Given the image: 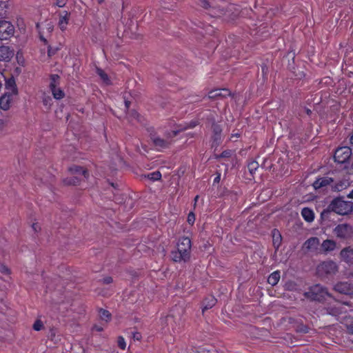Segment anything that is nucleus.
Returning <instances> with one entry per match:
<instances>
[{"instance_id": "obj_1", "label": "nucleus", "mask_w": 353, "mask_h": 353, "mask_svg": "<svg viewBox=\"0 0 353 353\" xmlns=\"http://www.w3.org/2000/svg\"><path fill=\"white\" fill-rule=\"evenodd\" d=\"M197 125L196 121H192L185 126H176L170 132H166L165 137L154 136L152 137V142L157 150H162L168 148L173 143V138L179 132L189 128H192Z\"/></svg>"}, {"instance_id": "obj_2", "label": "nucleus", "mask_w": 353, "mask_h": 353, "mask_svg": "<svg viewBox=\"0 0 353 353\" xmlns=\"http://www.w3.org/2000/svg\"><path fill=\"white\" fill-rule=\"evenodd\" d=\"M191 241L188 237L179 239L177 244V250L172 252V259L176 262L186 261L190 257Z\"/></svg>"}, {"instance_id": "obj_3", "label": "nucleus", "mask_w": 353, "mask_h": 353, "mask_svg": "<svg viewBox=\"0 0 353 353\" xmlns=\"http://www.w3.org/2000/svg\"><path fill=\"white\" fill-rule=\"evenodd\" d=\"M329 209L341 215L347 214L353 211V202L336 198L331 202Z\"/></svg>"}, {"instance_id": "obj_4", "label": "nucleus", "mask_w": 353, "mask_h": 353, "mask_svg": "<svg viewBox=\"0 0 353 353\" xmlns=\"http://www.w3.org/2000/svg\"><path fill=\"white\" fill-rule=\"evenodd\" d=\"M18 94L17 88L14 81L10 85V91L6 92L0 97V108L3 110H8L10 108L14 100V97Z\"/></svg>"}, {"instance_id": "obj_5", "label": "nucleus", "mask_w": 353, "mask_h": 353, "mask_svg": "<svg viewBox=\"0 0 353 353\" xmlns=\"http://www.w3.org/2000/svg\"><path fill=\"white\" fill-rule=\"evenodd\" d=\"M338 270L336 263L332 261H325L316 268V272L319 276H325L327 275L334 274Z\"/></svg>"}, {"instance_id": "obj_6", "label": "nucleus", "mask_w": 353, "mask_h": 353, "mask_svg": "<svg viewBox=\"0 0 353 353\" xmlns=\"http://www.w3.org/2000/svg\"><path fill=\"white\" fill-rule=\"evenodd\" d=\"M306 295L308 297L317 301H321L322 299H325L326 296H329L327 289L319 284L311 287L310 291L306 293Z\"/></svg>"}, {"instance_id": "obj_7", "label": "nucleus", "mask_w": 353, "mask_h": 353, "mask_svg": "<svg viewBox=\"0 0 353 353\" xmlns=\"http://www.w3.org/2000/svg\"><path fill=\"white\" fill-rule=\"evenodd\" d=\"M352 155V150L350 148L345 146L339 148L334 153V160L339 163H346Z\"/></svg>"}, {"instance_id": "obj_8", "label": "nucleus", "mask_w": 353, "mask_h": 353, "mask_svg": "<svg viewBox=\"0 0 353 353\" xmlns=\"http://www.w3.org/2000/svg\"><path fill=\"white\" fill-rule=\"evenodd\" d=\"M14 32V26L7 21H0V39L6 40L13 35Z\"/></svg>"}, {"instance_id": "obj_9", "label": "nucleus", "mask_w": 353, "mask_h": 353, "mask_svg": "<svg viewBox=\"0 0 353 353\" xmlns=\"http://www.w3.org/2000/svg\"><path fill=\"white\" fill-rule=\"evenodd\" d=\"M352 232V228L347 224H340L338 225L334 229V233L335 235L341 239H345L351 236Z\"/></svg>"}, {"instance_id": "obj_10", "label": "nucleus", "mask_w": 353, "mask_h": 353, "mask_svg": "<svg viewBox=\"0 0 353 353\" xmlns=\"http://www.w3.org/2000/svg\"><path fill=\"white\" fill-rule=\"evenodd\" d=\"M37 29L40 35V39L46 43V39L44 38V34L46 33H50L54 28V26L51 21H46L45 22L39 23L37 24Z\"/></svg>"}, {"instance_id": "obj_11", "label": "nucleus", "mask_w": 353, "mask_h": 353, "mask_svg": "<svg viewBox=\"0 0 353 353\" xmlns=\"http://www.w3.org/2000/svg\"><path fill=\"white\" fill-rule=\"evenodd\" d=\"M303 247L309 252L319 253L320 241L317 237H311L304 243Z\"/></svg>"}, {"instance_id": "obj_12", "label": "nucleus", "mask_w": 353, "mask_h": 353, "mask_svg": "<svg viewBox=\"0 0 353 353\" xmlns=\"http://www.w3.org/2000/svg\"><path fill=\"white\" fill-rule=\"evenodd\" d=\"M336 248V243L332 239H326L320 244L319 253L327 254Z\"/></svg>"}, {"instance_id": "obj_13", "label": "nucleus", "mask_w": 353, "mask_h": 353, "mask_svg": "<svg viewBox=\"0 0 353 353\" xmlns=\"http://www.w3.org/2000/svg\"><path fill=\"white\" fill-rule=\"evenodd\" d=\"M334 290L341 294H353V285L347 282H339L334 285Z\"/></svg>"}, {"instance_id": "obj_14", "label": "nucleus", "mask_w": 353, "mask_h": 353, "mask_svg": "<svg viewBox=\"0 0 353 353\" xmlns=\"http://www.w3.org/2000/svg\"><path fill=\"white\" fill-rule=\"evenodd\" d=\"M14 56V51L10 47L0 46V61L8 62Z\"/></svg>"}, {"instance_id": "obj_15", "label": "nucleus", "mask_w": 353, "mask_h": 353, "mask_svg": "<svg viewBox=\"0 0 353 353\" xmlns=\"http://www.w3.org/2000/svg\"><path fill=\"white\" fill-rule=\"evenodd\" d=\"M70 14L67 11H63L59 14L58 26L62 30L64 31L67 28L70 20Z\"/></svg>"}, {"instance_id": "obj_16", "label": "nucleus", "mask_w": 353, "mask_h": 353, "mask_svg": "<svg viewBox=\"0 0 353 353\" xmlns=\"http://www.w3.org/2000/svg\"><path fill=\"white\" fill-rule=\"evenodd\" d=\"M333 181L332 179L329 176H323L317 179L313 183V187L315 190H318L329 185Z\"/></svg>"}, {"instance_id": "obj_17", "label": "nucleus", "mask_w": 353, "mask_h": 353, "mask_svg": "<svg viewBox=\"0 0 353 353\" xmlns=\"http://www.w3.org/2000/svg\"><path fill=\"white\" fill-rule=\"evenodd\" d=\"M342 259L347 263H353V248H345L340 253Z\"/></svg>"}, {"instance_id": "obj_18", "label": "nucleus", "mask_w": 353, "mask_h": 353, "mask_svg": "<svg viewBox=\"0 0 353 353\" xmlns=\"http://www.w3.org/2000/svg\"><path fill=\"white\" fill-rule=\"evenodd\" d=\"M69 172L71 174H77L78 176H83L85 178L88 177L87 170L77 165L70 167L69 168Z\"/></svg>"}, {"instance_id": "obj_19", "label": "nucleus", "mask_w": 353, "mask_h": 353, "mask_svg": "<svg viewBox=\"0 0 353 353\" xmlns=\"http://www.w3.org/2000/svg\"><path fill=\"white\" fill-rule=\"evenodd\" d=\"M301 215L303 218L307 222H312L314 219V212L307 208H305L302 210Z\"/></svg>"}, {"instance_id": "obj_20", "label": "nucleus", "mask_w": 353, "mask_h": 353, "mask_svg": "<svg viewBox=\"0 0 353 353\" xmlns=\"http://www.w3.org/2000/svg\"><path fill=\"white\" fill-rule=\"evenodd\" d=\"M229 94H230V92L226 89H223V90L217 89V90H212L209 92V98H216V97H218L220 96L225 97V96L229 95Z\"/></svg>"}, {"instance_id": "obj_21", "label": "nucleus", "mask_w": 353, "mask_h": 353, "mask_svg": "<svg viewBox=\"0 0 353 353\" xmlns=\"http://www.w3.org/2000/svg\"><path fill=\"white\" fill-rule=\"evenodd\" d=\"M273 245L278 249L281 244V235L278 230H274L272 232Z\"/></svg>"}, {"instance_id": "obj_22", "label": "nucleus", "mask_w": 353, "mask_h": 353, "mask_svg": "<svg viewBox=\"0 0 353 353\" xmlns=\"http://www.w3.org/2000/svg\"><path fill=\"white\" fill-rule=\"evenodd\" d=\"M279 279H280V274L279 272L276 271V272H274L273 273H272L269 276V277L268 279V282L269 284L274 286L278 283V282L279 281Z\"/></svg>"}, {"instance_id": "obj_23", "label": "nucleus", "mask_w": 353, "mask_h": 353, "mask_svg": "<svg viewBox=\"0 0 353 353\" xmlns=\"http://www.w3.org/2000/svg\"><path fill=\"white\" fill-rule=\"evenodd\" d=\"M215 303L216 299L214 297L211 296L208 298V299L204 301L203 303V312L212 307L215 305Z\"/></svg>"}, {"instance_id": "obj_24", "label": "nucleus", "mask_w": 353, "mask_h": 353, "mask_svg": "<svg viewBox=\"0 0 353 353\" xmlns=\"http://www.w3.org/2000/svg\"><path fill=\"white\" fill-rule=\"evenodd\" d=\"M97 73L105 84L108 85L110 83V80L108 74L100 68H97Z\"/></svg>"}, {"instance_id": "obj_25", "label": "nucleus", "mask_w": 353, "mask_h": 353, "mask_svg": "<svg viewBox=\"0 0 353 353\" xmlns=\"http://www.w3.org/2000/svg\"><path fill=\"white\" fill-rule=\"evenodd\" d=\"M50 90L54 99H61L63 98L64 92L59 88L56 87Z\"/></svg>"}, {"instance_id": "obj_26", "label": "nucleus", "mask_w": 353, "mask_h": 353, "mask_svg": "<svg viewBox=\"0 0 353 353\" xmlns=\"http://www.w3.org/2000/svg\"><path fill=\"white\" fill-rule=\"evenodd\" d=\"M341 303L336 302L334 307L330 308L328 311V313L333 316H336V315L341 314L342 312L341 310Z\"/></svg>"}, {"instance_id": "obj_27", "label": "nucleus", "mask_w": 353, "mask_h": 353, "mask_svg": "<svg viewBox=\"0 0 353 353\" xmlns=\"http://www.w3.org/2000/svg\"><path fill=\"white\" fill-rule=\"evenodd\" d=\"M59 77L57 74H52L50 76V88L52 89L57 87L59 84Z\"/></svg>"}, {"instance_id": "obj_28", "label": "nucleus", "mask_w": 353, "mask_h": 353, "mask_svg": "<svg viewBox=\"0 0 353 353\" xmlns=\"http://www.w3.org/2000/svg\"><path fill=\"white\" fill-rule=\"evenodd\" d=\"M99 316L102 320L106 322L108 321L110 319V313L108 311L103 309L99 310Z\"/></svg>"}, {"instance_id": "obj_29", "label": "nucleus", "mask_w": 353, "mask_h": 353, "mask_svg": "<svg viewBox=\"0 0 353 353\" xmlns=\"http://www.w3.org/2000/svg\"><path fill=\"white\" fill-rule=\"evenodd\" d=\"M259 165L256 161H252L248 165V168L251 174H253L258 169Z\"/></svg>"}, {"instance_id": "obj_30", "label": "nucleus", "mask_w": 353, "mask_h": 353, "mask_svg": "<svg viewBox=\"0 0 353 353\" xmlns=\"http://www.w3.org/2000/svg\"><path fill=\"white\" fill-rule=\"evenodd\" d=\"M79 178L77 176H74L71 179H64V183L67 185H75L79 182Z\"/></svg>"}, {"instance_id": "obj_31", "label": "nucleus", "mask_w": 353, "mask_h": 353, "mask_svg": "<svg viewBox=\"0 0 353 353\" xmlns=\"http://www.w3.org/2000/svg\"><path fill=\"white\" fill-rule=\"evenodd\" d=\"M43 103L47 108H50L52 105V100L50 97H45L43 99Z\"/></svg>"}, {"instance_id": "obj_32", "label": "nucleus", "mask_w": 353, "mask_h": 353, "mask_svg": "<svg viewBox=\"0 0 353 353\" xmlns=\"http://www.w3.org/2000/svg\"><path fill=\"white\" fill-rule=\"evenodd\" d=\"M43 327V323L40 320H37L33 324V329L36 331H40Z\"/></svg>"}, {"instance_id": "obj_33", "label": "nucleus", "mask_w": 353, "mask_h": 353, "mask_svg": "<svg viewBox=\"0 0 353 353\" xmlns=\"http://www.w3.org/2000/svg\"><path fill=\"white\" fill-rule=\"evenodd\" d=\"M0 272L6 275H9L10 270L6 265L0 263Z\"/></svg>"}, {"instance_id": "obj_34", "label": "nucleus", "mask_w": 353, "mask_h": 353, "mask_svg": "<svg viewBox=\"0 0 353 353\" xmlns=\"http://www.w3.org/2000/svg\"><path fill=\"white\" fill-rule=\"evenodd\" d=\"M118 345L119 347L122 349L125 350L126 347V343L125 341V339L122 336H119L118 338Z\"/></svg>"}, {"instance_id": "obj_35", "label": "nucleus", "mask_w": 353, "mask_h": 353, "mask_svg": "<svg viewBox=\"0 0 353 353\" xmlns=\"http://www.w3.org/2000/svg\"><path fill=\"white\" fill-rule=\"evenodd\" d=\"M188 222L192 225L195 221V215L193 212H190L188 216Z\"/></svg>"}, {"instance_id": "obj_36", "label": "nucleus", "mask_w": 353, "mask_h": 353, "mask_svg": "<svg viewBox=\"0 0 353 353\" xmlns=\"http://www.w3.org/2000/svg\"><path fill=\"white\" fill-rule=\"evenodd\" d=\"M200 5L204 8H207L210 6V3L207 0H201Z\"/></svg>"}, {"instance_id": "obj_37", "label": "nucleus", "mask_w": 353, "mask_h": 353, "mask_svg": "<svg viewBox=\"0 0 353 353\" xmlns=\"http://www.w3.org/2000/svg\"><path fill=\"white\" fill-rule=\"evenodd\" d=\"M151 175H152L151 178L154 180H157V179H160L161 176L160 172H153L151 174Z\"/></svg>"}, {"instance_id": "obj_38", "label": "nucleus", "mask_w": 353, "mask_h": 353, "mask_svg": "<svg viewBox=\"0 0 353 353\" xmlns=\"http://www.w3.org/2000/svg\"><path fill=\"white\" fill-rule=\"evenodd\" d=\"M66 2L67 0H57V5L59 7L62 8L65 5Z\"/></svg>"}, {"instance_id": "obj_39", "label": "nucleus", "mask_w": 353, "mask_h": 353, "mask_svg": "<svg viewBox=\"0 0 353 353\" xmlns=\"http://www.w3.org/2000/svg\"><path fill=\"white\" fill-rule=\"evenodd\" d=\"M214 133H215V136L216 137V139H218V137H219V134L221 133V129L219 127L215 126L214 128Z\"/></svg>"}, {"instance_id": "obj_40", "label": "nucleus", "mask_w": 353, "mask_h": 353, "mask_svg": "<svg viewBox=\"0 0 353 353\" xmlns=\"http://www.w3.org/2000/svg\"><path fill=\"white\" fill-rule=\"evenodd\" d=\"M133 338L134 340H140L141 339V334L139 332H136L133 334Z\"/></svg>"}, {"instance_id": "obj_41", "label": "nucleus", "mask_w": 353, "mask_h": 353, "mask_svg": "<svg viewBox=\"0 0 353 353\" xmlns=\"http://www.w3.org/2000/svg\"><path fill=\"white\" fill-rule=\"evenodd\" d=\"M32 227L35 232H37L39 230H40V228L37 223H33Z\"/></svg>"}, {"instance_id": "obj_42", "label": "nucleus", "mask_w": 353, "mask_h": 353, "mask_svg": "<svg viewBox=\"0 0 353 353\" xmlns=\"http://www.w3.org/2000/svg\"><path fill=\"white\" fill-rule=\"evenodd\" d=\"M112 279L111 277L105 278L103 280V282L107 284L112 283Z\"/></svg>"}, {"instance_id": "obj_43", "label": "nucleus", "mask_w": 353, "mask_h": 353, "mask_svg": "<svg viewBox=\"0 0 353 353\" xmlns=\"http://www.w3.org/2000/svg\"><path fill=\"white\" fill-rule=\"evenodd\" d=\"M347 330L350 333L353 334V323L347 325Z\"/></svg>"}, {"instance_id": "obj_44", "label": "nucleus", "mask_w": 353, "mask_h": 353, "mask_svg": "<svg viewBox=\"0 0 353 353\" xmlns=\"http://www.w3.org/2000/svg\"><path fill=\"white\" fill-rule=\"evenodd\" d=\"M94 329L96 330L97 331H99V332H101L103 330V328L100 326H97V325H95L94 327Z\"/></svg>"}, {"instance_id": "obj_45", "label": "nucleus", "mask_w": 353, "mask_h": 353, "mask_svg": "<svg viewBox=\"0 0 353 353\" xmlns=\"http://www.w3.org/2000/svg\"><path fill=\"white\" fill-rule=\"evenodd\" d=\"M347 196L349 198L353 199V189L350 192V193L348 194Z\"/></svg>"}, {"instance_id": "obj_46", "label": "nucleus", "mask_w": 353, "mask_h": 353, "mask_svg": "<svg viewBox=\"0 0 353 353\" xmlns=\"http://www.w3.org/2000/svg\"><path fill=\"white\" fill-rule=\"evenodd\" d=\"M219 179H220V176H216V177L214 179V181H215V182H218V181H219Z\"/></svg>"}, {"instance_id": "obj_47", "label": "nucleus", "mask_w": 353, "mask_h": 353, "mask_svg": "<svg viewBox=\"0 0 353 353\" xmlns=\"http://www.w3.org/2000/svg\"><path fill=\"white\" fill-rule=\"evenodd\" d=\"M125 107L128 108L129 107V103L125 101Z\"/></svg>"}, {"instance_id": "obj_48", "label": "nucleus", "mask_w": 353, "mask_h": 353, "mask_svg": "<svg viewBox=\"0 0 353 353\" xmlns=\"http://www.w3.org/2000/svg\"><path fill=\"white\" fill-rule=\"evenodd\" d=\"M350 141L351 143L353 144V135L351 137Z\"/></svg>"}, {"instance_id": "obj_49", "label": "nucleus", "mask_w": 353, "mask_h": 353, "mask_svg": "<svg viewBox=\"0 0 353 353\" xmlns=\"http://www.w3.org/2000/svg\"><path fill=\"white\" fill-rule=\"evenodd\" d=\"M198 198H199V196H196L195 197V199H194V201H195V203L197 201Z\"/></svg>"}, {"instance_id": "obj_50", "label": "nucleus", "mask_w": 353, "mask_h": 353, "mask_svg": "<svg viewBox=\"0 0 353 353\" xmlns=\"http://www.w3.org/2000/svg\"><path fill=\"white\" fill-rule=\"evenodd\" d=\"M48 54H49V56L51 55V50H50V49H48Z\"/></svg>"}, {"instance_id": "obj_51", "label": "nucleus", "mask_w": 353, "mask_h": 353, "mask_svg": "<svg viewBox=\"0 0 353 353\" xmlns=\"http://www.w3.org/2000/svg\"><path fill=\"white\" fill-rule=\"evenodd\" d=\"M134 115H137V117L139 116V115H138V114H137V112H135V113H134Z\"/></svg>"}]
</instances>
